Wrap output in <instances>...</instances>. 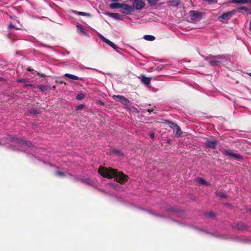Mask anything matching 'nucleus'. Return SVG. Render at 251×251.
<instances>
[{
	"instance_id": "obj_22",
	"label": "nucleus",
	"mask_w": 251,
	"mask_h": 251,
	"mask_svg": "<svg viewBox=\"0 0 251 251\" xmlns=\"http://www.w3.org/2000/svg\"><path fill=\"white\" fill-rule=\"evenodd\" d=\"M197 182L203 185H208L209 184L202 178L199 177L197 179Z\"/></svg>"
},
{
	"instance_id": "obj_23",
	"label": "nucleus",
	"mask_w": 251,
	"mask_h": 251,
	"mask_svg": "<svg viewBox=\"0 0 251 251\" xmlns=\"http://www.w3.org/2000/svg\"><path fill=\"white\" fill-rule=\"evenodd\" d=\"M85 96L86 95L84 93L81 92L77 95L76 99L78 100H81L85 97Z\"/></svg>"
},
{
	"instance_id": "obj_36",
	"label": "nucleus",
	"mask_w": 251,
	"mask_h": 251,
	"mask_svg": "<svg viewBox=\"0 0 251 251\" xmlns=\"http://www.w3.org/2000/svg\"><path fill=\"white\" fill-rule=\"evenodd\" d=\"M120 0H109V1L112 2H119Z\"/></svg>"
},
{
	"instance_id": "obj_41",
	"label": "nucleus",
	"mask_w": 251,
	"mask_h": 251,
	"mask_svg": "<svg viewBox=\"0 0 251 251\" xmlns=\"http://www.w3.org/2000/svg\"><path fill=\"white\" fill-rule=\"evenodd\" d=\"M250 30H251V19L250 23Z\"/></svg>"
},
{
	"instance_id": "obj_37",
	"label": "nucleus",
	"mask_w": 251,
	"mask_h": 251,
	"mask_svg": "<svg viewBox=\"0 0 251 251\" xmlns=\"http://www.w3.org/2000/svg\"><path fill=\"white\" fill-rule=\"evenodd\" d=\"M193 227L196 229H197L198 230H199V231H203L202 230H201V229L199 228H197L195 226H193Z\"/></svg>"
},
{
	"instance_id": "obj_6",
	"label": "nucleus",
	"mask_w": 251,
	"mask_h": 251,
	"mask_svg": "<svg viewBox=\"0 0 251 251\" xmlns=\"http://www.w3.org/2000/svg\"><path fill=\"white\" fill-rule=\"evenodd\" d=\"M97 35L99 36V37L104 43L110 46L111 47H112L113 49H114L117 52H119L118 50V48L117 47L116 45L108 40V39L104 37L102 34L100 33L97 32Z\"/></svg>"
},
{
	"instance_id": "obj_45",
	"label": "nucleus",
	"mask_w": 251,
	"mask_h": 251,
	"mask_svg": "<svg viewBox=\"0 0 251 251\" xmlns=\"http://www.w3.org/2000/svg\"><path fill=\"white\" fill-rule=\"evenodd\" d=\"M1 145V143L0 142V146Z\"/></svg>"
},
{
	"instance_id": "obj_40",
	"label": "nucleus",
	"mask_w": 251,
	"mask_h": 251,
	"mask_svg": "<svg viewBox=\"0 0 251 251\" xmlns=\"http://www.w3.org/2000/svg\"><path fill=\"white\" fill-rule=\"evenodd\" d=\"M33 113L37 114V113H38V112L37 110H34Z\"/></svg>"
},
{
	"instance_id": "obj_19",
	"label": "nucleus",
	"mask_w": 251,
	"mask_h": 251,
	"mask_svg": "<svg viewBox=\"0 0 251 251\" xmlns=\"http://www.w3.org/2000/svg\"><path fill=\"white\" fill-rule=\"evenodd\" d=\"M251 4V2H248ZM239 11L243 10L248 14H251V5L250 7H247L245 6H242L239 8Z\"/></svg>"
},
{
	"instance_id": "obj_9",
	"label": "nucleus",
	"mask_w": 251,
	"mask_h": 251,
	"mask_svg": "<svg viewBox=\"0 0 251 251\" xmlns=\"http://www.w3.org/2000/svg\"><path fill=\"white\" fill-rule=\"evenodd\" d=\"M113 98L116 101L120 102L125 105H127L130 102L128 100L123 96L114 95Z\"/></svg>"
},
{
	"instance_id": "obj_29",
	"label": "nucleus",
	"mask_w": 251,
	"mask_h": 251,
	"mask_svg": "<svg viewBox=\"0 0 251 251\" xmlns=\"http://www.w3.org/2000/svg\"><path fill=\"white\" fill-rule=\"evenodd\" d=\"M109 185H110V186L112 187H114L115 188V189H117V187H118L119 186L117 184H116V183H109L108 184Z\"/></svg>"
},
{
	"instance_id": "obj_28",
	"label": "nucleus",
	"mask_w": 251,
	"mask_h": 251,
	"mask_svg": "<svg viewBox=\"0 0 251 251\" xmlns=\"http://www.w3.org/2000/svg\"><path fill=\"white\" fill-rule=\"evenodd\" d=\"M56 175L60 177H63L66 176L64 173L60 171H57L56 172Z\"/></svg>"
},
{
	"instance_id": "obj_20",
	"label": "nucleus",
	"mask_w": 251,
	"mask_h": 251,
	"mask_svg": "<svg viewBox=\"0 0 251 251\" xmlns=\"http://www.w3.org/2000/svg\"><path fill=\"white\" fill-rule=\"evenodd\" d=\"M233 3L237 4H246L251 2V0H231Z\"/></svg>"
},
{
	"instance_id": "obj_38",
	"label": "nucleus",
	"mask_w": 251,
	"mask_h": 251,
	"mask_svg": "<svg viewBox=\"0 0 251 251\" xmlns=\"http://www.w3.org/2000/svg\"><path fill=\"white\" fill-rule=\"evenodd\" d=\"M28 86L32 87V85H31V84H25V87H28Z\"/></svg>"
},
{
	"instance_id": "obj_18",
	"label": "nucleus",
	"mask_w": 251,
	"mask_h": 251,
	"mask_svg": "<svg viewBox=\"0 0 251 251\" xmlns=\"http://www.w3.org/2000/svg\"><path fill=\"white\" fill-rule=\"evenodd\" d=\"M83 181L86 183H87L94 187H96L95 182L93 180H91L89 177L84 178L83 180Z\"/></svg>"
},
{
	"instance_id": "obj_2",
	"label": "nucleus",
	"mask_w": 251,
	"mask_h": 251,
	"mask_svg": "<svg viewBox=\"0 0 251 251\" xmlns=\"http://www.w3.org/2000/svg\"><path fill=\"white\" fill-rule=\"evenodd\" d=\"M8 140L11 142H14L22 147H27L31 150H33V149L34 148V146L30 141H24L21 139L15 138L11 136L9 137Z\"/></svg>"
},
{
	"instance_id": "obj_31",
	"label": "nucleus",
	"mask_w": 251,
	"mask_h": 251,
	"mask_svg": "<svg viewBox=\"0 0 251 251\" xmlns=\"http://www.w3.org/2000/svg\"><path fill=\"white\" fill-rule=\"evenodd\" d=\"M9 27H12V28H16V29H21L20 28H18V27H16L14 25H13L11 23H10L9 25Z\"/></svg>"
},
{
	"instance_id": "obj_3",
	"label": "nucleus",
	"mask_w": 251,
	"mask_h": 251,
	"mask_svg": "<svg viewBox=\"0 0 251 251\" xmlns=\"http://www.w3.org/2000/svg\"><path fill=\"white\" fill-rule=\"evenodd\" d=\"M130 0H127L125 2L122 3L120 11L122 13L125 14H132L134 11Z\"/></svg>"
},
{
	"instance_id": "obj_34",
	"label": "nucleus",
	"mask_w": 251,
	"mask_h": 251,
	"mask_svg": "<svg viewBox=\"0 0 251 251\" xmlns=\"http://www.w3.org/2000/svg\"><path fill=\"white\" fill-rule=\"evenodd\" d=\"M208 215L211 216V217H214L215 215V214L212 212H210L208 213Z\"/></svg>"
},
{
	"instance_id": "obj_16",
	"label": "nucleus",
	"mask_w": 251,
	"mask_h": 251,
	"mask_svg": "<svg viewBox=\"0 0 251 251\" xmlns=\"http://www.w3.org/2000/svg\"><path fill=\"white\" fill-rule=\"evenodd\" d=\"M65 76L70 78V79H73V80H83V78L82 77H78L76 75H72V74H65V75H64Z\"/></svg>"
},
{
	"instance_id": "obj_4",
	"label": "nucleus",
	"mask_w": 251,
	"mask_h": 251,
	"mask_svg": "<svg viewBox=\"0 0 251 251\" xmlns=\"http://www.w3.org/2000/svg\"><path fill=\"white\" fill-rule=\"evenodd\" d=\"M133 11L135 10H141L145 6V1L144 0H130Z\"/></svg>"
},
{
	"instance_id": "obj_11",
	"label": "nucleus",
	"mask_w": 251,
	"mask_h": 251,
	"mask_svg": "<svg viewBox=\"0 0 251 251\" xmlns=\"http://www.w3.org/2000/svg\"><path fill=\"white\" fill-rule=\"evenodd\" d=\"M217 144V141L216 140L208 139L205 142L206 147L214 149Z\"/></svg>"
},
{
	"instance_id": "obj_39",
	"label": "nucleus",
	"mask_w": 251,
	"mask_h": 251,
	"mask_svg": "<svg viewBox=\"0 0 251 251\" xmlns=\"http://www.w3.org/2000/svg\"><path fill=\"white\" fill-rule=\"evenodd\" d=\"M148 111L149 112H151V111H153V109H148Z\"/></svg>"
},
{
	"instance_id": "obj_8",
	"label": "nucleus",
	"mask_w": 251,
	"mask_h": 251,
	"mask_svg": "<svg viewBox=\"0 0 251 251\" xmlns=\"http://www.w3.org/2000/svg\"><path fill=\"white\" fill-rule=\"evenodd\" d=\"M223 154L225 156L233 157L237 159L241 158V156L238 154L235 153L232 150L229 149H224L222 151Z\"/></svg>"
},
{
	"instance_id": "obj_24",
	"label": "nucleus",
	"mask_w": 251,
	"mask_h": 251,
	"mask_svg": "<svg viewBox=\"0 0 251 251\" xmlns=\"http://www.w3.org/2000/svg\"><path fill=\"white\" fill-rule=\"evenodd\" d=\"M220 61L218 60H211L209 61V64L212 66H218L220 64Z\"/></svg>"
},
{
	"instance_id": "obj_30",
	"label": "nucleus",
	"mask_w": 251,
	"mask_h": 251,
	"mask_svg": "<svg viewBox=\"0 0 251 251\" xmlns=\"http://www.w3.org/2000/svg\"><path fill=\"white\" fill-rule=\"evenodd\" d=\"M84 105L83 104L77 106L76 107V110H81L83 108Z\"/></svg>"
},
{
	"instance_id": "obj_21",
	"label": "nucleus",
	"mask_w": 251,
	"mask_h": 251,
	"mask_svg": "<svg viewBox=\"0 0 251 251\" xmlns=\"http://www.w3.org/2000/svg\"><path fill=\"white\" fill-rule=\"evenodd\" d=\"M143 38L149 41H154L155 39V38L154 36L151 35H144L143 37Z\"/></svg>"
},
{
	"instance_id": "obj_27",
	"label": "nucleus",
	"mask_w": 251,
	"mask_h": 251,
	"mask_svg": "<svg viewBox=\"0 0 251 251\" xmlns=\"http://www.w3.org/2000/svg\"><path fill=\"white\" fill-rule=\"evenodd\" d=\"M38 88L41 90L42 92H44L46 91L48 89L46 86L40 85L38 86Z\"/></svg>"
},
{
	"instance_id": "obj_44",
	"label": "nucleus",
	"mask_w": 251,
	"mask_h": 251,
	"mask_svg": "<svg viewBox=\"0 0 251 251\" xmlns=\"http://www.w3.org/2000/svg\"><path fill=\"white\" fill-rule=\"evenodd\" d=\"M118 154H119V155H120V154H121V153H120V151H118Z\"/></svg>"
},
{
	"instance_id": "obj_33",
	"label": "nucleus",
	"mask_w": 251,
	"mask_h": 251,
	"mask_svg": "<svg viewBox=\"0 0 251 251\" xmlns=\"http://www.w3.org/2000/svg\"><path fill=\"white\" fill-rule=\"evenodd\" d=\"M149 213H150L152 215H154V216H157V217H161V216H160V215H158V214H155V213H153V212H149Z\"/></svg>"
},
{
	"instance_id": "obj_35",
	"label": "nucleus",
	"mask_w": 251,
	"mask_h": 251,
	"mask_svg": "<svg viewBox=\"0 0 251 251\" xmlns=\"http://www.w3.org/2000/svg\"><path fill=\"white\" fill-rule=\"evenodd\" d=\"M150 137L151 138L153 139L154 137V133H151Z\"/></svg>"
},
{
	"instance_id": "obj_15",
	"label": "nucleus",
	"mask_w": 251,
	"mask_h": 251,
	"mask_svg": "<svg viewBox=\"0 0 251 251\" xmlns=\"http://www.w3.org/2000/svg\"><path fill=\"white\" fill-rule=\"evenodd\" d=\"M139 78L141 79L142 82L146 85H149L151 81V78L147 77L143 75H141L140 77H139Z\"/></svg>"
},
{
	"instance_id": "obj_25",
	"label": "nucleus",
	"mask_w": 251,
	"mask_h": 251,
	"mask_svg": "<svg viewBox=\"0 0 251 251\" xmlns=\"http://www.w3.org/2000/svg\"><path fill=\"white\" fill-rule=\"evenodd\" d=\"M158 0H147L148 3L151 6L156 5Z\"/></svg>"
},
{
	"instance_id": "obj_26",
	"label": "nucleus",
	"mask_w": 251,
	"mask_h": 251,
	"mask_svg": "<svg viewBox=\"0 0 251 251\" xmlns=\"http://www.w3.org/2000/svg\"><path fill=\"white\" fill-rule=\"evenodd\" d=\"M170 4L173 6H177L179 4V2L176 0H171L170 1Z\"/></svg>"
},
{
	"instance_id": "obj_42",
	"label": "nucleus",
	"mask_w": 251,
	"mask_h": 251,
	"mask_svg": "<svg viewBox=\"0 0 251 251\" xmlns=\"http://www.w3.org/2000/svg\"><path fill=\"white\" fill-rule=\"evenodd\" d=\"M222 197H225V195H222L221 196Z\"/></svg>"
},
{
	"instance_id": "obj_43",
	"label": "nucleus",
	"mask_w": 251,
	"mask_h": 251,
	"mask_svg": "<svg viewBox=\"0 0 251 251\" xmlns=\"http://www.w3.org/2000/svg\"><path fill=\"white\" fill-rule=\"evenodd\" d=\"M249 75L251 76V73L249 74Z\"/></svg>"
},
{
	"instance_id": "obj_32",
	"label": "nucleus",
	"mask_w": 251,
	"mask_h": 251,
	"mask_svg": "<svg viewBox=\"0 0 251 251\" xmlns=\"http://www.w3.org/2000/svg\"><path fill=\"white\" fill-rule=\"evenodd\" d=\"M25 81H26V80L25 79H19L17 80V82H18L25 83Z\"/></svg>"
},
{
	"instance_id": "obj_1",
	"label": "nucleus",
	"mask_w": 251,
	"mask_h": 251,
	"mask_svg": "<svg viewBox=\"0 0 251 251\" xmlns=\"http://www.w3.org/2000/svg\"><path fill=\"white\" fill-rule=\"evenodd\" d=\"M99 174L104 177L108 178H115L116 181L121 183H125L127 181L128 176L122 172H118L117 170L100 167L99 169Z\"/></svg>"
},
{
	"instance_id": "obj_17",
	"label": "nucleus",
	"mask_w": 251,
	"mask_h": 251,
	"mask_svg": "<svg viewBox=\"0 0 251 251\" xmlns=\"http://www.w3.org/2000/svg\"><path fill=\"white\" fill-rule=\"evenodd\" d=\"M71 12L75 14L78 15L79 16H86V17H91V14L88 13L84 12H79L75 10H71Z\"/></svg>"
},
{
	"instance_id": "obj_7",
	"label": "nucleus",
	"mask_w": 251,
	"mask_h": 251,
	"mask_svg": "<svg viewBox=\"0 0 251 251\" xmlns=\"http://www.w3.org/2000/svg\"><path fill=\"white\" fill-rule=\"evenodd\" d=\"M189 14L191 19L193 21H198L201 19V14L198 11L191 10Z\"/></svg>"
},
{
	"instance_id": "obj_12",
	"label": "nucleus",
	"mask_w": 251,
	"mask_h": 251,
	"mask_svg": "<svg viewBox=\"0 0 251 251\" xmlns=\"http://www.w3.org/2000/svg\"><path fill=\"white\" fill-rule=\"evenodd\" d=\"M108 16L117 20H123V16L120 15L118 13H110L107 12L106 14Z\"/></svg>"
},
{
	"instance_id": "obj_13",
	"label": "nucleus",
	"mask_w": 251,
	"mask_h": 251,
	"mask_svg": "<svg viewBox=\"0 0 251 251\" xmlns=\"http://www.w3.org/2000/svg\"><path fill=\"white\" fill-rule=\"evenodd\" d=\"M76 30L78 33H82L84 35L88 36L89 34L85 29L82 27V25L80 24H77L76 25Z\"/></svg>"
},
{
	"instance_id": "obj_14",
	"label": "nucleus",
	"mask_w": 251,
	"mask_h": 251,
	"mask_svg": "<svg viewBox=\"0 0 251 251\" xmlns=\"http://www.w3.org/2000/svg\"><path fill=\"white\" fill-rule=\"evenodd\" d=\"M122 3H119V2H114L109 4V7L111 9H121Z\"/></svg>"
},
{
	"instance_id": "obj_5",
	"label": "nucleus",
	"mask_w": 251,
	"mask_h": 251,
	"mask_svg": "<svg viewBox=\"0 0 251 251\" xmlns=\"http://www.w3.org/2000/svg\"><path fill=\"white\" fill-rule=\"evenodd\" d=\"M169 123L170 127L174 130L175 136L177 137L181 136L182 132L180 127L173 122H169Z\"/></svg>"
},
{
	"instance_id": "obj_10",
	"label": "nucleus",
	"mask_w": 251,
	"mask_h": 251,
	"mask_svg": "<svg viewBox=\"0 0 251 251\" xmlns=\"http://www.w3.org/2000/svg\"><path fill=\"white\" fill-rule=\"evenodd\" d=\"M232 16V12H227L223 14V15L219 17V19L221 22H224L229 20Z\"/></svg>"
}]
</instances>
